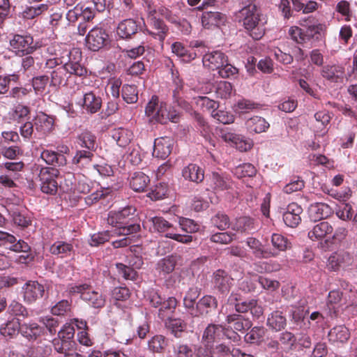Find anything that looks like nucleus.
<instances>
[{"instance_id":"nucleus-62","label":"nucleus","mask_w":357,"mask_h":357,"mask_svg":"<svg viewBox=\"0 0 357 357\" xmlns=\"http://www.w3.org/2000/svg\"><path fill=\"white\" fill-rule=\"evenodd\" d=\"M338 208L336 211L337 215L342 220L351 219L353 215L351 206L347 202H339Z\"/></svg>"},{"instance_id":"nucleus-25","label":"nucleus","mask_w":357,"mask_h":357,"mask_svg":"<svg viewBox=\"0 0 357 357\" xmlns=\"http://www.w3.org/2000/svg\"><path fill=\"white\" fill-rule=\"evenodd\" d=\"M328 337L333 344H344L349 339L350 332L344 325L336 326L330 330Z\"/></svg>"},{"instance_id":"nucleus-15","label":"nucleus","mask_w":357,"mask_h":357,"mask_svg":"<svg viewBox=\"0 0 357 357\" xmlns=\"http://www.w3.org/2000/svg\"><path fill=\"white\" fill-rule=\"evenodd\" d=\"M332 213V208L325 202H313L308 207L309 218L314 222L327 218Z\"/></svg>"},{"instance_id":"nucleus-26","label":"nucleus","mask_w":357,"mask_h":357,"mask_svg":"<svg viewBox=\"0 0 357 357\" xmlns=\"http://www.w3.org/2000/svg\"><path fill=\"white\" fill-rule=\"evenodd\" d=\"M182 176L185 180L196 183H201L204 178V173L202 168L195 164H189L182 170Z\"/></svg>"},{"instance_id":"nucleus-42","label":"nucleus","mask_w":357,"mask_h":357,"mask_svg":"<svg viewBox=\"0 0 357 357\" xmlns=\"http://www.w3.org/2000/svg\"><path fill=\"white\" fill-rule=\"evenodd\" d=\"M233 229L241 233H249L256 229L254 220L250 217H240L236 219Z\"/></svg>"},{"instance_id":"nucleus-57","label":"nucleus","mask_w":357,"mask_h":357,"mask_svg":"<svg viewBox=\"0 0 357 357\" xmlns=\"http://www.w3.org/2000/svg\"><path fill=\"white\" fill-rule=\"evenodd\" d=\"M52 344L58 353L63 354L69 351L71 349H74L75 342L56 337L52 340Z\"/></svg>"},{"instance_id":"nucleus-35","label":"nucleus","mask_w":357,"mask_h":357,"mask_svg":"<svg viewBox=\"0 0 357 357\" xmlns=\"http://www.w3.org/2000/svg\"><path fill=\"white\" fill-rule=\"evenodd\" d=\"M167 330L176 337H181L186 330V323L181 319H168L165 322Z\"/></svg>"},{"instance_id":"nucleus-2","label":"nucleus","mask_w":357,"mask_h":357,"mask_svg":"<svg viewBox=\"0 0 357 357\" xmlns=\"http://www.w3.org/2000/svg\"><path fill=\"white\" fill-rule=\"evenodd\" d=\"M136 208L132 206H127L119 211H110L107 222L113 227H118L119 234L123 236L137 233L140 229L139 224H128V220L131 219L130 216L134 215Z\"/></svg>"},{"instance_id":"nucleus-36","label":"nucleus","mask_w":357,"mask_h":357,"mask_svg":"<svg viewBox=\"0 0 357 357\" xmlns=\"http://www.w3.org/2000/svg\"><path fill=\"white\" fill-rule=\"evenodd\" d=\"M149 182V177L142 172H135L130 179V185L133 190L143 191Z\"/></svg>"},{"instance_id":"nucleus-1","label":"nucleus","mask_w":357,"mask_h":357,"mask_svg":"<svg viewBox=\"0 0 357 357\" xmlns=\"http://www.w3.org/2000/svg\"><path fill=\"white\" fill-rule=\"evenodd\" d=\"M82 53L77 49L73 50L69 54V61L63 66H56L51 72L50 86H60L67 82L68 75L83 76L86 73V69L80 63Z\"/></svg>"},{"instance_id":"nucleus-33","label":"nucleus","mask_w":357,"mask_h":357,"mask_svg":"<svg viewBox=\"0 0 357 357\" xmlns=\"http://www.w3.org/2000/svg\"><path fill=\"white\" fill-rule=\"evenodd\" d=\"M102 100L98 96H96L93 92H89L84 96V108L89 113H96L101 107Z\"/></svg>"},{"instance_id":"nucleus-61","label":"nucleus","mask_w":357,"mask_h":357,"mask_svg":"<svg viewBox=\"0 0 357 357\" xmlns=\"http://www.w3.org/2000/svg\"><path fill=\"white\" fill-rule=\"evenodd\" d=\"M235 234L231 232H218L211 235L210 239L212 242L220 244H228L234 238Z\"/></svg>"},{"instance_id":"nucleus-41","label":"nucleus","mask_w":357,"mask_h":357,"mask_svg":"<svg viewBox=\"0 0 357 357\" xmlns=\"http://www.w3.org/2000/svg\"><path fill=\"white\" fill-rule=\"evenodd\" d=\"M247 126L251 132L261 133L266 131L269 123L262 117L254 116L248 120Z\"/></svg>"},{"instance_id":"nucleus-21","label":"nucleus","mask_w":357,"mask_h":357,"mask_svg":"<svg viewBox=\"0 0 357 357\" xmlns=\"http://www.w3.org/2000/svg\"><path fill=\"white\" fill-rule=\"evenodd\" d=\"M44 328L35 322L24 323L20 328L22 335L29 341L36 340L44 334Z\"/></svg>"},{"instance_id":"nucleus-16","label":"nucleus","mask_w":357,"mask_h":357,"mask_svg":"<svg viewBox=\"0 0 357 357\" xmlns=\"http://www.w3.org/2000/svg\"><path fill=\"white\" fill-rule=\"evenodd\" d=\"M303 212V208L297 202H290L287 211L283 214V220L285 225L289 227H296L301 221L300 215Z\"/></svg>"},{"instance_id":"nucleus-48","label":"nucleus","mask_w":357,"mask_h":357,"mask_svg":"<svg viewBox=\"0 0 357 357\" xmlns=\"http://www.w3.org/2000/svg\"><path fill=\"white\" fill-rule=\"evenodd\" d=\"M165 337L161 335L153 336L148 342L149 349L154 353H162L167 347Z\"/></svg>"},{"instance_id":"nucleus-53","label":"nucleus","mask_w":357,"mask_h":357,"mask_svg":"<svg viewBox=\"0 0 357 357\" xmlns=\"http://www.w3.org/2000/svg\"><path fill=\"white\" fill-rule=\"evenodd\" d=\"M211 223L220 230H225L229 227L230 220L228 215L225 213L218 212L211 218Z\"/></svg>"},{"instance_id":"nucleus-20","label":"nucleus","mask_w":357,"mask_h":357,"mask_svg":"<svg viewBox=\"0 0 357 357\" xmlns=\"http://www.w3.org/2000/svg\"><path fill=\"white\" fill-rule=\"evenodd\" d=\"M218 305V300L211 295H205L197 302V317L207 315L215 311Z\"/></svg>"},{"instance_id":"nucleus-11","label":"nucleus","mask_w":357,"mask_h":357,"mask_svg":"<svg viewBox=\"0 0 357 357\" xmlns=\"http://www.w3.org/2000/svg\"><path fill=\"white\" fill-rule=\"evenodd\" d=\"M24 299L26 303H31L43 298L45 287L37 281L29 280L23 287Z\"/></svg>"},{"instance_id":"nucleus-47","label":"nucleus","mask_w":357,"mask_h":357,"mask_svg":"<svg viewBox=\"0 0 357 357\" xmlns=\"http://www.w3.org/2000/svg\"><path fill=\"white\" fill-rule=\"evenodd\" d=\"M72 301L61 300L51 308V312L56 316H65L71 312Z\"/></svg>"},{"instance_id":"nucleus-22","label":"nucleus","mask_w":357,"mask_h":357,"mask_svg":"<svg viewBox=\"0 0 357 357\" xmlns=\"http://www.w3.org/2000/svg\"><path fill=\"white\" fill-rule=\"evenodd\" d=\"M226 17L224 14L212 10L204 11L202 16V25L207 29L224 24Z\"/></svg>"},{"instance_id":"nucleus-4","label":"nucleus","mask_w":357,"mask_h":357,"mask_svg":"<svg viewBox=\"0 0 357 357\" xmlns=\"http://www.w3.org/2000/svg\"><path fill=\"white\" fill-rule=\"evenodd\" d=\"M227 304L234 307L236 312L243 314L250 312L252 317L259 318L263 314V308L255 298L245 299L241 294L232 292L227 299Z\"/></svg>"},{"instance_id":"nucleus-37","label":"nucleus","mask_w":357,"mask_h":357,"mask_svg":"<svg viewBox=\"0 0 357 357\" xmlns=\"http://www.w3.org/2000/svg\"><path fill=\"white\" fill-rule=\"evenodd\" d=\"M112 137L119 146L125 147L130 142L132 133L128 130L119 128L112 131Z\"/></svg>"},{"instance_id":"nucleus-55","label":"nucleus","mask_w":357,"mask_h":357,"mask_svg":"<svg viewBox=\"0 0 357 357\" xmlns=\"http://www.w3.org/2000/svg\"><path fill=\"white\" fill-rule=\"evenodd\" d=\"M59 172L53 167L42 168L38 175L41 183L56 181L55 178L59 176Z\"/></svg>"},{"instance_id":"nucleus-32","label":"nucleus","mask_w":357,"mask_h":357,"mask_svg":"<svg viewBox=\"0 0 357 357\" xmlns=\"http://www.w3.org/2000/svg\"><path fill=\"white\" fill-rule=\"evenodd\" d=\"M266 333L264 326H255L246 333L244 339L247 343L259 345L264 341Z\"/></svg>"},{"instance_id":"nucleus-38","label":"nucleus","mask_w":357,"mask_h":357,"mask_svg":"<svg viewBox=\"0 0 357 357\" xmlns=\"http://www.w3.org/2000/svg\"><path fill=\"white\" fill-rule=\"evenodd\" d=\"M176 265V258L168 256L160 260L157 264V269L160 275L165 276L174 271Z\"/></svg>"},{"instance_id":"nucleus-29","label":"nucleus","mask_w":357,"mask_h":357,"mask_svg":"<svg viewBox=\"0 0 357 357\" xmlns=\"http://www.w3.org/2000/svg\"><path fill=\"white\" fill-rule=\"evenodd\" d=\"M266 324L272 330L280 331L285 328L287 319L281 311L275 310L268 314Z\"/></svg>"},{"instance_id":"nucleus-3","label":"nucleus","mask_w":357,"mask_h":357,"mask_svg":"<svg viewBox=\"0 0 357 357\" xmlns=\"http://www.w3.org/2000/svg\"><path fill=\"white\" fill-rule=\"evenodd\" d=\"M243 25L255 40L260 39L264 33V29L259 24V15L255 4H249L243 8L240 12Z\"/></svg>"},{"instance_id":"nucleus-6","label":"nucleus","mask_w":357,"mask_h":357,"mask_svg":"<svg viewBox=\"0 0 357 357\" xmlns=\"http://www.w3.org/2000/svg\"><path fill=\"white\" fill-rule=\"evenodd\" d=\"M151 221L152 222L154 231L166 233L165 237L167 238L185 244L192 241V236L190 235L178 234L170 231L173 229V225L162 217H153L151 219Z\"/></svg>"},{"instance_id":"nucleus-60","label":"nucleus","mask_w":357,"mask_h":357,"mask_svg":"<svg viewBox=\"0 0 357 357\" xmlns=\"http://www.w3.org/2000/svg\"><path fill=\"white\" fill-rule=\"evenodd\" d=\"M8 312L15 317H22L23 318L28 316V312L25 307L20 303L13 301L8 307Z\"/></svg>"},{"instance_id":"nucleus-64","label":"nucleus","mask_w":357,"mask_h":357,"mask_svg":"<svg viewBox=\"0 0 357 357\" xmlns=\"http://www.w3.org/2000/svg\"><path fill=\"white\" fill-rule=\"evenodd\" d=\"M52 353L50 345L41 344L33 347L30 351L31 357H48Z\"/></svg>"},{"instance_id":"nucleus-51","label":"nucleus","mask_w":357,"mask_h":357,"mask_svg":"<svg viewBox=\"0 0 357 357\" xmlns=\"http://www.w3.org/2000/svg\"><path fill=\"white\" fill-rule=\"evenodd\" d=\"M122 97L129 104L135 103L138 100V91L135 85L126 84L122 88Z\"/></svg>"},{"instance_id":"nucleus-44","label":"nucleus","mask_w":357,"mask_h":357,"mask_svg":"<svg viewBox=\"0 0 357 357\" xmlns=\"http://www.w3.org/2000/svg\"><path fill=\"white\" fill-rule=\"evenodd\" d=\"M54 125V120L52 117L47 116L46 114H41L38 116L36 119V129L41 132L47 133L50 132Z\"/></svg>"},{"instance_id":"nucleus-40","label":"nucleus","mask_w":357,"mask_h":357,"mask_svg":"<svg viewBox=\"0 0 357 357\" xmlns=\"http://www.w3.org/2000/svg\"><path fill=\"white\" fill-rule=\"evenodd\" d=\"M178 304V301L175 297H169L167 300L163 301L160 305L158 311V317L161 319H165L169 314H172Z\"/></svg>"},{"instance_id":"nucleus-46","label":"nucleus","mask_w":357,"mask_h":357,"mask_svg":"<svg viewBox=\"0 0 357 357\" xmlns=\"http://www.w3.org/2000/svg\"><path fill=\"white\" fill-rule=\"evenodd\" d=\"M271 243L275 249L281 252L286 251L291 247L290 241L286 236L277 233L272 234Z\"/></svg>"},{"instance_id":"nucleus-13","label":"nucleus","mask_w":357,"mask_h":357,"mask_svg":"<svg viewBox=\"0 0 357 357\" xmlns=\"http://www.w3.org/2000/svg\"><path fill=\"white\" fill-rule=\"evenodd\" d=\"M233 278L225 271L218 270L213 273L214 288L222 294H227L233 285Z\"/></svg>"},{"instance_id":"nucleus-56","label":"nucleus","mask_w":357,"mask_h":357,"mask_svg":"<svg viewBox=\"0 0 357 357\" xmlns=\"http://www.w3.org/2000/svg\"><path fill=\"white\" fill-rule=\"evenodd\" d=\"M48 6L47 4H40L37 7L29 6L22 12V17L24 19L31 20L40 15L42 13L47 10Z\"/></svg>"},{"instance_id":"nucleus-63","label":"nucleus","mask_w":357,"mask_h":357,"mask_svg":"<svg viewBox=\"0 0 357 357\" xmlns=\"http://www.w3.org/2000/svg\"><path fill=\"white\" fill-rule=\"evenodd\" d=\"M257 170L255 167L250 163H245L236 168L235 174L238 177H252L255 175Z\"/></svg>"},{"instance_id":"nucleus-52","label":"nucleus","mask_w":357,"mask_h":357,"mask_svg":"<svg viewBox=\"0 0 357 357\" xmlns=\"http://www.w3.org/2000/svg\"><path fill=\"white\" fill-rule=\"evenodd\" d=\"M116 267L119 275H121L125 280H130L132 281L137 280L138 274L137 271L133 268L122 263H117L116 264Z\"/></svg>"},{"instance_id":"nucleus-8","label":"nucleus","mask_w":357,"mask_h":357,"mask_svg":"<svg viewBox=\"0 0 357 357\" xmlns=\"http://www.w3.org/2000/svg\"><path fill=\"white\" fill-rule=\"evenodd\" d=\"M107 40V33L100 27L91 29L86 37V46L92 51H98L105 46Z\"/></svg>"},{"instance_id":"nucleus-59","label":"nucleus","mask_w":357,"mask_h":357,"mask_svg":"<svg viewBox=\"0 0 357 357\" xmlns=\"http://www.w3.org/2000/svg\"><path fill=\"white\" fill-rule=\"evenodd\" d=\"M172 52L179 57H183V60L189 61L196 57L195 53L188 54L187 50L181 43H174L172 45Z\"/></svg>"},{"instance_id":"nucleus-31","label":"nucleus","mask_w":357,"mask_h":357,"mask_svg":"<svg viewBox=\"0 0 357 357\" xmlns=\"http://www.w3.org/2000/svg\"><path fill=\"white\" fill-rule=\"evenodd\" d=\"M314 19H307L303 20L301 24L302 26L303 36H305V41L310 40L316 35L319 34L320 31L322 29V25L314 22Z\"/></svg>"},{"instance_id":"nucleus-34","label":"nucleus","mask_w":357,"mask_h":357,"mask_svg":"<svg viewBox=\"0 0 357 357\" xmlns=\"http://www.w3.org/2000/svg\"><path fill=\"white\" fill-rule=\"evenodd\" d=\"M40 157L48 165L60 167L66 164L64 155L55 151L45 150L41 153Z\"/></svg>"},{"instance_id":"nucleus-24","label":"nucleus","mask_w":357,"mask_h":357,"mask_svg":"<svg viewBox=\"0 0 357 357\" xmlns=\"http://www.w3.org/2000/svg\"><path fill=\"white\" fill-rule=\"evenodd\" d=\"M245 242L250 249L252 250L253 255L258 259H266L270 257L278 256L277 252H268L264 250L262 243L255 238L249 237Z\"/></svg>"},{"instance_id":"nucleus-39","label":"nucleus","mask_w":357,"mask_h":357,"mask_svg":"<svg viewBox=\"0 0 357 357\" xmlns=\"http://www.w3.org/2000/svg\"><path fill=\"white\" fill-rule=\"evenodd\" d=\"M73 251V245L63 241H56L50 248V252L54 255H62L66 257L70 255Z\"/></svg>"},{"instance_id":"nucleus-18","label":"nucleus","mask_w":357,"mask_h":357,"mask_svg":"<svg viewBox=\"0 0 357 357\" xmlns=\"http://www.w3.org/2000/svg\"><path fill=\"white\" fill-rule=\"evenodd\" d=\"M352 257L348 252H343L334 253L328 259V266L332 271H337L340 268H344L351 264Z\"/></svg>"},{"instance_id":"nucleus-58","label":"nucleus","mask_w":357,"mask_h":357,"mask_svg":"<svg viewBox=\"0 0 357 357\" xmlns=\"http://www.w3.org/2000/svg\"><path fill=\"white\" fill-rule=\"evenodd\" d=\"M80 144L83 147H86L89 150L96 149L97 144L96 142V137L91 132L85 131L79 136Z\"/></svg>"},{"instance_id":"nucleus-10","label":"nucleus","mask_w":357,"mask_h":357,"mask_svg":"<svg viewBox=\"0 0 357 357\" xmlns=\"http://www.w3.org/2000/svg\"><path fill=\"white\" fill-rule=\"evenodd\" d=\"M174 140L171 137L157 138L154 142L153 155L156 158L166 159L172 153Z\"/></svg>"},{"instance_id":"nucleus-7","label":"nucleus","mask_w":357,"mask_h":357,"mask_svg":"<svg viewBox=\"0 0 357 357\" xmlns=\"http://www.w3.org/2000/svg\"><path fill=\"white\" fill-rule=\"evenodd\" d=\"M145 112L150 121L154 120L162 124L167 123V105L163 102L159 103L157 96H152L146 107Z\"/></svg>"},{"instance_id":"nucleus-9","label":"nucleus","mask_w":357,"mask_h":357,"mask_svg":"<svg viewBox=\"0 0 357 357\" xmlns=\"http://www.w3.org/2000/svg\"><path fill=\"white\" fill-rule=\"evenodd\" d=\"M33 38L29 36L15 35L10 40V45L13 51L19 56L29 54L34 50L31 45Z\"/></svg>"},{"instance_id":"nucleus-45","label":"nucleus","mask_w":357,"mask_h":357,"mask_svg":"<svg viewBox=\"0 0 357 357\" xmlns=\"http://www.w3.org/2000/svg\"><path fill=\"white\" fill-rule=\"evenodd\" d=\"M211 187L215 190L223 191L229 187V179L218 172H213L211 178Z\"/></svg>"},{"instance_id":"nucleus-14","label":"nucleus","mask_w":357,"mask_h":357,"mask_svg":"<svg viewBox=\"0 0 357 357\" xmlns=\"http://www.w3.org/2000/svg\"><path fill=\"white\" fill-rule=\"evenodd\" d=\"M227 61V56L220 51L205 54L202 59L204 66L211 70H218Z\"/></svg>"},{"instance_id":"nucleus-19","label":"nucleus","mask_w":357,"mask_h":357,"mask_svg":"<svg viewBox=\"0 0 357 357\" xmlns=\"http://www.w3.org/2000/svg\"><path fill=\"white\" fill-rule=\"evenodd\" d=\"M226 324L232 329L243 333L251 328L252 324L248 318H245L240 314H231L226 317Z\"/></svg>"},{"instance_id":"nucleus-43","label":"nucleus","mask_w":357,"mask_h":357,"mask_svg":"<svg viewBox=\"0 0 357 357\" xmlns=\"http://www.w3.org/2000/svg\"><path fill=\"white\" fill-rule=\"evenodd\" d=\"M20 326L18 320L8 321L1 326L0 333L6 337L13 338L20 332Z\"/></svg>"},{"instance_id":"nucleus-30","label":"nucleus","mask_w":357,"mask_h":357,"mask_svg":"<svg viewBox=\"0 0 357 357\" xmlns=\"http://www.w3.org/2000/svg\"><path fill=\"white\" fill-rule=\"evenodd\" d=\"M322 76L328 80L337 82L344 75V68L339 65L325 66L321 70Z\"/></svg>"},{"instance_id":"nucleus-50","label":"nucleus","mask_w":357,"mask_h":357,"mask_svg":"<svg viewBox=\"0 0 357 357\" xmlns=\"http://www.w3.org/2000/svg\"><path fill=\"white\" fill-rule=\"evenodd\" d=\"M93 154L91 151H79L73 158V163L79 167H86L91 165Z\"/></svg>"},{"instance_id":"nucleus-28","label":"nucleus","mask_w":357,"mask_h":357,"mask_svg":"<svg viewBox=\"0 0 357 357\" xmlns=\"http://www.w3.org/2000/svg\"><path fill=\"white\" fill-rule=\"evenodd\" d=\"M138 26L132 19H126L119 24L117 34L122 38H130L137 32Z\"/></svg>"},{"instance_id":"nucleus-23","label":"nucleus","mask_w":357,"mask_h":357,"mask_svg":"<svg viewBox=\"0 0 357 357\" xmlns=\"http://www.w3.org/2000/svg\"><path fill=\"white\" fill-rule=\"evenodd\" d=\"M8 211L11 215L13 222L22 228H26L31 224V220L24 210L15 208L14 202H8Z\"/></svg>"},{"instance_id":"nucleus-5","label":"nucleus","mask_w":357,"mask_h":357,"mask_svg":"<svg viewBox=\"0 0 357 357\" xmlns=\"http://www.w3.org/2000/svg\"><path fill=\"white\" fill-rule=\"evenodd\" d=\"M68 291L71 294H80L81 298L91 307L100 309L105 305V296L98 291L93 290L88 284L71 286Z\"/></svg>"},{"instance_id":"nucleus-12","label":"nucleus","mask_w":357,"mask_h":357,"mask_svg":"<svg viewBox=\"0 0 357 357\" xmlns=\"http://www.w3.org/2000/svg\"><path fill=\"white\" fill-rule=\"evenodd\" d=\"M0 246L6 247L14 252H26L30 249V245L24 241H17L13 235L2 231H0Z\"/></svg>"},{"instance_id":"nucleus-49","label":"nucleus","mask_w":357,"mask_h":357,"mask_svg":"<svg viewBox=\"0 0 357 357\" xmlns=\"http://www.w3.org/2000/svg\"><path fill=\"white\" fill-rule=\"evenodd\" d=\"M151 24L153 28V31H150V34L158 36L160 41L165 39L167 28L165 22L155 17L151 19Z\"/></svg>"},{"instance_id":"nucleus-27","label":"nucleus","mask_w":357,"mask_h":357,"mask_svg":"<svg viewBox=\"0 0 357 357\" xmlns=\"http://www.w3.org/2000/svg\"><path fill=\"white\" fill-rule=\"evenodd\" d=\"M333 229L328 222H320L315 225L308 232V237L312 241L321 240L333 232Z\"/></svg>"},{"instance_id":"nucleus-54","label":"nucleus","mask_w":357,"mask_h":357,"mask_svg":"<svg viewBox=\"0 0 357 357\" xmlns=\"http://www.w3.org/2000/svg\"><path fill=\"white\" fill-rule=\"evenodd\" d=\"M174 357H193L195 351L190 344L178 343L173 349Z\"/></svg>"},{"instance_id":"nucleus-17","label":"nucleus","mask_w":357,"mask_h":357,"mask_svg":"<svg viewBox=\"0 0 357 357\" xmlns=\"http://www.w3.org/2000/svg\"><path fill=\"white\" fill-rule=\"evenodd\" d=\"M222 324H209L203 331L202 336V344H211L222 339Z\"/></svg>"}]
</instances>
